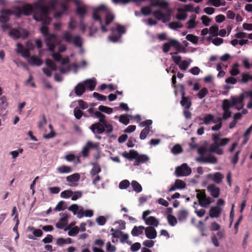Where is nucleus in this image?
Wrapping results in <instances>:
<instances>
[{
  "mask_svg": "<svg viewBox=\"0 0 252 252\" xmlns=\"http://www.w3.org/2000/svg\"><path fill=\"white\" fill-rule=\"evenodd\" d=\"M220 133L212 134L213 143L210 146L209 149L204 146H201L198 149L197 152L199 156L196 158V161L211 164L217 163V158L209 153H215L219 155H222L223 150L220 147H224L230 141L228 138H220Z\"/></svg>",
  "mask_w": 252,
  "mask_h": 252,
  "instance_id": "obj_1",
  "label": "nucleus"
},
{
  "mask_svg": "<svg viewBox=\"0 0 252 252\" xmlns=\"http://www.w3.org/2000/svg\"><path fill=\"white\" fill-rule=\"evenodd\" d=\"M21 7L23 14L28 16L33 13V19L37 21L49 23L50 21L49 17V8L47 6L39 2H35L33 5L27 4Z\"/></svg>",
  "mask_w": 252,
  "mask_h": 252,
  "instance_id": "obj_2",
  "label": "nucleus"
},
{
  "mask_svg": "<svg viewBox=\"0 0 252 252\" xmlns=\"http://www.w3.org/2000/svg\"><path fill=\"white\" fill-rule=\"evenodd\" d=\"M94 116L99 119V122L93 124L90 127V129L94 134H102L105 132L110 133L112 132V125L106 120V116L99 111H95Z\"/></svg>",
  "mask_w": 252,
  "mask_h": 252,
  "instance_id": "obj_3",
  "label": "nucleus"
},
{
  "mask_svg": "<svg viewBox=\"0 0 252 252\" xmlns=\"http://www.w3.org/2000/svg\"><path fill=\"white\" fill-rule=\"evenodd\" d=\"M122 156L132 161L135 160L133 163L134 166H138L141 163L147 162L149 160V157L146 155H139L137 151L130 150L129 152H124L122 154Z\"/></svg>",
  "mask_w": 252,
  "mask_h": 252,
  "instance_id": "obj_4",
  "label": "nucleus"
},
{
  "mask_svg": "<svg viewBox=\"0 0 252 252\" xmlns=\"http://www.w3.org/2000/svg\"><path fill=\"white\" fill-rule=\"evenodd\" d=\"M245 94L243 93L239 96H231L229 99H225L223 100L227 101V103L229 104L231 107H234L238 110H240L245 105Z\"/></svg>",
  "mask_w": 252,
  "mask_h": 252,
  "instance_id": "obj_5",
  "label": "nucleus"
},
{
  "mask_svg": "<svg viewBox=\"0 0 252 252\" xmlns=\"http://www.w3.org/2000/svg\"><path fill=\"white\" fill-rule=\"evenodd\" d=\"M62 38L66 42L71 43L76 47H81L82 46V38L79 35H73L68 31H65L63 33Z\"/></svg>",
  "mask_w": 252,
  "mask_h": 252,
  "instance_id": "obj_6",
  "label": "nucleus"
},
{
  "mask_svg": "<svg viewBox=\"0 0 252 252\" xmlns=\"http://www.w3.org/2000/svg\"><path fill=\"white\" fill-rule=\"evenodd\" d=\"M111 35L109 36V39L113 42H118L122 35L126 32L125 27L117 24L116 28L111 29Z\"/></svg>",
  "mask_w": 252,
  "mask_h": 252,
  "instance_id": "obj_7",
  "label": "nucleus"
},
{
  "mask_svg": "<svg viewBox=\"0 0 252 252\" xmlns=\"http://www.w3.org/2000/svg\"><path fill=\"white\" fill-rule=\"evenodd\" d=\"M8 33L9 35L14 39H18L20 38L25 39L28 37L29 34L28 31L26 29L14 28L10 29Z\"/></svg>",
  "mask_w": 252,
  "mask_h": 252,
  "instance_id": "obj_8",
  "label": "nucleus"
},
{
  "mask_svg": "<svg viewBox=\"0 0 252 252\" xmlns=\"http://www.w3.org/2000/svg\"><path fill=\"white\" fill-rule=\"evenodd\" d=\"M107 8L104 5H100L94 10L93 14V18L94 21H96L99 22L101 29L102 32H105L107 31L106 28L102 24V22L101 18L99 16V13L101 11H106Z\"/></svg>",
  "mask_w": 252,
  "mask_h": 252,
  "instance_id": "obj_9",
  "label": "nucleus"
},
{
  "mask_svg": "<svg viewBox=\"0 0 252 252\" xmlns=\"http://www.w3.org/2000/svg\"><path fill=\"white\" fill-rule=\"evenodd\" d=\"M191 173L190 168L187 163H183L176 168L175 174L177 177L187 176Z\"/></svg>",
  "mask_w": 252,
  "mask_h": 252,
  "instance_id": "obj_10",
  "label": "nucleus"
},
{
  "mask_svg": "<svg viewBox=\"0 0 252 252\" xmlns=\"http://www.w3.org/2000/svg\"><path fill=\"white\" fill-rule=\"evenodd\" d=\"M45 38L47 47H55L56 45L60 43V40L54 34L47 35Z\"/></svg>",
  "mask_w": 252,
  "mask_h": 252,
  "instance_id": "obj_11",
  "label": "nucleus"
},
{
  "mask_svg": "<svg viewBox=\"0 0 252 252\" xmlns=\"http://www.w3.org/2000/svg\"><path fill=\"white\" fill-rule=\"evenodd\" d=\"M66 1H72L77 5L76 14L78 15L81 20H83L85 14L87 13V8L85 5H80L78 0H66Z\"/></svg>",
  "mask_w": 252,
  "mask_h": 252,
  "instance_id": "obj_12",
  "label": "nucleus"
},
{
  "mask_svg": "<svg viewBox=\"0 0 252 252\" xmlns=\"http://www.w3.org/2000/svg\"><path fill=\"white\" fill-rule=\"evenodd\" d=\"M227 101L223 100L222 104V109L223 111V114L222 115V119L224 120L228 119L231 117V112L230 110V108H231L229 104L227 103Z\"/></svg>",
  "mask_w": 252,
  "mask_h": 252,
  "instance_id": "obj_13",
  "label": "nucleus"
},
{
  "mask_svg": "<svg viewBox=\"0 0 252 252\" xmlns=\"http://www.w3.org/2000/svg\"><path fill=\"white\" fill-rule=\"evenodd\" d=\"M98 144L93 143L91 141H88L86 145L83 147L82 154L84 157H87L89 155V153L90 149H96L98 147Z\"/></svg>",
  "mask_w": 252,
  "mask_h": 252,
  "instance_id": "obj_14",
  "label": "nucleus"
},
{
  "mask_svg": "<svg viewBox=\"0 0 252 252\" xmlns=\"http://www.w3.org/2000/svg\"><path fill=\"white\" fill-rule=\"evenodd\" d=\"M51 53H52V56L55 61L60 62L62 60L61 53L64 52L66 48H59L58 52H55V48H47Z\"/></svg>",
  "mask_w": 252,
  "mask_h": 252,
  "instance_id": "obj_15",
  "label": "nucleus"
},
{
  "mask_svg": "<svg viewBox=\"0 0 252 252\" xmlns=\"http://www.w3.org/2000/svg\"><path fill=\"white\" fill-rule=\"evenodd\" d=\"M207 190L214 198H218L220 193V189L214 184H211L207 187Z\"/></svg>",
  "mask_w": 252,
  "mask_h": 252,
  "instance_id": "obj_16",
  "label": "nucleus"
},
{
  "mask_svg": "<svg viewBox=\"0 0 252 252\" xmlns=\"http://www.w3.org/2000/svg\"><path fill=\"white\" fill-rule=\"evenodd\" d=\"M145 232L146 236L150 239H153L156 238L157 233L155 228L152 226L145 227Z\"/></svg>",
  "mask_w": 252,
  "mask_h": 252,
  "instance_id": "obj_17",
  "label": "nucleus"
},
{
  "mask_svg": "<svg viewBox=\"0 0 252 252\" xmlns=\"http://www.w3.org/2000/svg\"><path fill=\"white\" fill-rule=\"evenodd\" d=\"M151 5L154 6H158L161 8L167 9L169 3L164 0H151Z\"/></svg>",
  "mask_w": 252,
  "mask_h": 252,
  "instance_id": "obj_18",
  "label": "nucleus"
},
{
  "mask_svg": "<svg viewBox=\"0 0 252 252\" xmlns=\"http://www.w3.org/2000/svg\"><path fill=\"white\" fill-rule=\"evenodd\" d=\"M28 63L33 66H40L43 63L42 60L36 56H32L28 60Z\"/></svg>",
  "mask_w": 252,
  "mask_h": 252,
  "instance_id": "obj_19",
  "label": "nucleus"
},
{
  "mask_svg": "<svg viewBox=\"0 0 252 252\" xmlns=\"http://www.w3.org/2000/svg\"><path fill=\"white\" fill-rule=\"evenodd\" d=\"M162 47H184L177 40L169 39L168 41L163 45Z\"/></svg>",
  "mask_w": 252,
  "mask_h": 252,
  "instance_id": "obj_20",
  "label": "nucleus"
},
{
  "mask_svg": "<svg viewBox=\"0 0 252 252\" xmlns=\"http://www.w3.org/2000/svg\"><path fill=\"white\" fill-rule=\"evenodd\" d=\"M221 213V209L218 206L212 207L210 210L209 216L212 218H219Z\"/></svg>",
  "mask_w": 252,
  "mask_h": 252,
  "instance_id": "obj_21",
  "label": "nucleus"
},
{
  "mask_svg": "<svg viewBox=\"0 0 252 252\" xmlns=\"http://www.w3.org/2000/svg\"><path fill=\"white\" fill-rule=\"evenodd\" d=\"M84 86L86 87V89H88L90 91H93L96 85V82L95 79H87L83 82Z\"/></svg>",
  "mask_w": 252,
  "mask_h": 252,
  "instance_id": "obj_22",
  "label": "nucleus"
},
{
  "mask_svg": "<svg viewBox=\"0 0 252 252\" xmlns=\"http://www.w3.org/2000/svg\"><path fill=\"white\" fill-rule=\"evenodd\" d=\"M86 90V87L83 82L79 83L75 87L74 92L76 95L80 96L85 92Z\"/></svg>",
  "mask_w": 252,
  "mask_h": 252,
  "instance_id": "obj_23",
  "label": "nucleus"
},
{
  "mask_svg": "<svg viewBox=\"0 0 252 252\" xmlns=\"http://www.w3.org/2000/svg\"><path fill=\"white\" fill-rule=\"evenodd\" d=\"M91 165L93 166V168L91 170L90 173L92 177L95 176L101 172V167L97 162L92 163Z\"/></svg>",
  "mask_w": 252,
  "mask_h": 252,
  "instance_id": "obj_24",
  "label": "nucleus"
},
{
  "mask_svg": "<svg viewBox=\"0 0 252 252\" xmlns=\"http://www.w3.org/2000/svg\"><path fill=\"white\" fill-rule=\"evenodd\" d=\"M6 10H9V9H3L0 11V22L2 23H7L9 20V16L11 14L6 12Z\"/></svg>",
  "mask_w": 252,
  "mask_h": 252,
  "instance_id": "obj_25",
  "label": "nucleus"
},
{
  "mask_svg": "<svg viewBox=\"0 0 252 252\" xmlns=\"http://www.w3.org/2000/svg\"><path fill=\"white\" fill-rule=\"evenodd\" d=\"M93 215L94 212L93 210H87L84 211L83 208H81L77 213V217L79 219L82 218L83 216H85L86 217H91L93 216Z\"/></svg>",
  "mask_w": 252,
  "mask_h": 252,
  "instance_id": "obj_26",
  "label": "nucleus"
},
{
  "mask_svg": "<svg viewBox=\"0 0 252 252\" xmlns=\"http://www.w3.org/2000/svg\"><path fill=\"white\" fill-rule=\"evenodd\" d=\"M180 104L184 108L189 109L192 104L191 97L187 96V97L181 98Z\"/></svg>",
  "mask_w": 252,
  "mask_h": 252,
  "instance_id": "obj_27",
  "label": "nucleus"
},
{
  "mask_svg": "<svg viewBox=\"0 0 252 252\" xmlns=\"http://www.w3.org/2000/svg\"><path fill=\"white\" fill-rule=\"evenodd\" d=\"M30 49L31 48H16V52L21 54L22 57L28 60L31 56L30 55Z\"/></svg>",
  "mask_w": 252,
  "mask_h": 252,
  "instance_id": "obj_28",
  "label": "nucleus"
},
{
  "mask_svg": "<svg viewBox=\"0 0 252 252\" xmlns=\"http://www.w3.org/2000/svg\"><path fill=\"white\" fill-rule=\"evenodd\" d=\"M144 229L145 227L142 225L139 226H134L132 229L131 234L133 236H138L143 233Z\"/></svg>",
  "mask_w": 252,
  "mask_h": 252,
  "instance_id": "obj_29",
  "label": "nucleus"
},
{
  "mask_svg": "<svg viewBox=\"0 0 252 252\" xmlns=\"http://www.w3.org/2000/svg\"><path fill=\"white\" fill-rule=\"evenodd\" d=\"M57 171L60 174H67L71 173L72 169L70 166L63 165L57 168Z\"/></svg>",
  "mask_w": 252,
  "mask_h": 252,
  "instance_id": "obj_30",
  "label": "nucleus"
},
{
  "mask_svg": "<svg viewBox=\"0 0 252 252\" xmlns=\"http://www.w3.org/2000/svg\"><path fill=\"white\" fill-rule=\"evenodd\" d=\"M6 11L10 13L11 15H15L17 17H20L23 14L22 7L19 6H16L12 10L9 9Z\"/></svg>",
  "mask_w": 252,
  "mask_h": 252,
  "instance_id": "obj_31",
  "label": "nucleus"
},
{
  "mask_svg": "<svg viewBox=\"0 0 252 252\" xmlns=\"http://www.w3.org/2000/svg\"><path fill=\"white\" fill-rule=\"evenodd\" d=\"M144 221L146 224L149 225H153L155 227H157L159 223L158 220H157L155 217L153 216H150L147 218V219Z\"/></svg>",
  "mask_w": 252,
  "mask_h": 252,
  "instance_id": "obj_32",
  "label": "nucleus"
},
{
  "mask_svg": "<svg viewBox=\"0 0 252 252\" xmlns=\"http://www.w3.org/2000/svg\"><path fill=\"white\" fill-rule=\"evenodd\" d=\"M252 81V75H251L248 73H243L241 75V79L239 80L243 84H246L249 81Z\"/></svg>",
  "mask_w": 252,
  "mask_h": 252,
  "instance_id": "obj_33",
  "label": "nucleus"
},
{
  "mask_svg": "<svg viewBox=\"0 0 252 252\" xmlns=\"http://www.w3.org/2000/svg\"><path fill=\"white\" fill-rule=\"evenodd\" d=\"M188 213V212L185 210H180L178 212L177 216L178 219L180 221H183L186 220Z\"/></svg>",
  "mask_w": 252,
  "mask_h": 252,
  "instance_id": "obj_34",
  "label": "nucleus"
},
{
  "mask_svg": "<svg viewBox=\"0 0 252 252\" xmlns=\"http://www.w3.org/2000/svg\"><path fill=\"white\" fill-rule=\"evenodd\" d=\"M66 181L69 183L77 182L80 179V175L78 173H75L66 177Z\"/></svg>",
  "mask_w": 252,
  "mask_h": 252,
  "instance_id": "obj_35",
  "label": "nucleus"
},
{
  "mask_svg": "<svg viewBox=\"0 0 252 252\" xmlns=\"http://www.w3.org/2000/svg\"><path fill=\"white\" fill-rule=\"evenodd\" d=\"M179 13L176 15V18L179 20H184L187 17V14L184 9L180 8L178 9Z\"/></svg>",
  "mask_w": 252,
  "mask_h": 252,
  "instance_id": "obj_36",
  "label": "nucleus"
},
{
  "mask_svg": "<svg viewBox=\"0 0 252 252\" xmlns=\"http://www.w3.org/2000/svg\"><path fill=\"white\" fill-rule=\"evenodd\" d=\"M223 177V175L221 173L217 172L214 174L213 180L216 183L219 184L221 182Z\"/></svg>",
  "mask_w": 252,
  "mask_h": 252,
  "instance_id": "obj_37",
  "label": "nucleus"
},
{
  "mask_svg": "<svg viewBox=\"0 0 252 252\" xmlns=\"http://www.w3.org/2000/svg\"><path fill=\"white\" fill-rule=\"evenodd\" d=\"M131 186L133 189L137 193L140 192L142 190V188L140 184L136 181H132L131 182Z\"/></svg>",
  "mask_w": 252,
  "mask_h": 252,
  "instance_id": "obj_38",
  "label": "nucleus"
},
{
  "mask_svg": "<svg viewBox=\"0 0 252 252\" xmlns=\"http://www.w3.org/2000/svg\"><path fill=\"white\" fill-rule=\"evenodd\" d=\"M46 65L48 67L53 71L57 70L56 64L50 59H47L45 61Z\"/></svg>",
  "mask_w": 252,
  "mask_h": 252,
  "instance_id": "obj_39",
  "label": "nucleus"
},
{
  "mask_svg": "<svg viewBox=\"0 0 252 252\" xmlns=\"http://www.w3.org/2000/svg\"><path fill=\"white\" fill-rule=\"evenodd\" d=\"M207 40L209 41L212 40V43L216 46L220 45V44H221L223 42V41L222 38L218 37L217 36H215V37L214 38H212V37L209 36L207 38Z\"/></svg>",
  "mask_w": 252,
  "mask_h": 252,
  "instance_id": "obj_40",
  "label": "nucleus"
},
{
  "mask_svg": "<svg viewBox=\"0 0 252 252\" xmlns=\"http://www.w3.org/2000/svg\"><path fill=\"white\" fill-rule=\"evenodd\" d=\"M50 20H51V18ZM41 22H42V26L40 28V31L41 33L44 35V36L46 37L47 35H49L50 34L48 33V28L46 25L49 24L50 23L51 21H50L49 23H44L43 21Z\"/></svg>",
  "mask_w": 252,
  "mask_h": 252,
  "instance_id": "obj_41",
  "label": "nucleus"
},
{
  "mask_svg": "<svg viewBox=\"0 0 252 252\" xmlns=\"http://www.w3.org/2000/svg\"><path fill=\"white\" fill-rule=\"evenodd\" d=\"M211 203V198L210 197H205L202 200L199 201V205L203 207H206Z\"/></svg>",
  "mask_w": 252,
  "mask_h": 252,
  "instance_id": "obj_42",
  "label": "nucleus"
},
{
  "mask_svg": "<svg viewBox=\"0 0 252 252\" xmlns=\"http://www.w3.org/2000/svg\"><path fill=\"white\" fill-rule=\"evenodd\" d=\"M174 184H175V187L177 188V189H184L186 187V184L182 180L176 179Z\"/></svg>",
  "mask_w": 252,
  "mask_h": 252,
  "instance_id": "obj_43",
  "label": "nucleus"
},
{
  "mask_svg": "<svg viewBox=\"0 0 252 252\" xmlns=\"http://www.w3.org/2000/svg\"><path fill=\"white\" fill-rule=\"evenodd\" d=\"M167 220L168 223L172 226H175L177 223V220L176 218L171 214H168Z\"/></svg>",
  "mask_w": 252,
  "mask_h": 252,
  "instance_id": "obj_44",
  "label": "nucleus"
},
{
  "mask_svg": "<svg viewBox=\"0 0 252 252\" xmlns=\"http://www.w3.org/2000/svg\"><path fill=\"white\" fill-rule=\"evenodd\" d=\"M186 39L193 44H197L198 42V37L192 34H188L186 36Z\"/></svg>",
  "mask_w": 252,
  "mask_h": 252,
  "instance_id": "obj_45",
  "label": "nucleus"
},
{
  "mask_svg": "<svg viewBox=\"0 0 252 252\" xmlns=\"http://www.w3.org/2000/svg\"><path fill=\"white\" fill-rule=\"evenodd\" d=\"M195 19L196 15H193L191 17V19L188 22V29H192L196 27V23L195 22Z\"/></svg>",
  "mask_w": 252,
  "mask_h": 252,
  "instance_id": "obj_46",
  "label": "nucleus"
},
{
  "mask_svg": "<svg viewBox=\"0 0 252 252\" xmlns=\"http://www.w3.org/2000/svg\"><path fill=\"white\" fill-rule=\"evenodd\" d=\"M98 110L100 112H104L108 114H110L113 112L112 108L104 106V105H100L98 107Z\"/></svg>",
  "mask_w": 252,
  "mask_h": 252,
  "instance_id": "obj_47",
  "label": "nucleus"
},
{
  "mask_svg": "<svg viewBox=\"0 0 252 252\" xmlns=\"http://www.w3.org/2000/svg\"><path fill=\"white\" fill-rule=\"evenodd\" d=\"M154 16L158 20H163L166 15L160 10H156L153 12Z\"/></svg>",
  "mask_w": 252,
  "mask_h": 252,
  "instance_id": "obj_48",
  "label": "nucleus"
},
{
  "mask_svg": "<svg viewBox=\"0 0 252 252\" xmlns=\"http://www.w3.org/2000/svg\"><path fill=\"white\" fill-rule=\"evenodd\" d=\"M210 34H212L213 36H217L218 35L219 27L217 25H213L210 28Z\"/></svg>",
  "mask_w": 252,
  "mask_h": 252,
  "instance_id": "obj_49",
  "label": "nucleus"
},
{
  "mask_svg": "<svg viewBox=\"0 0 252 252\" xmlns=\"http://www.w3.org/2000/svg\"><path fill=\"white\" fill-rule=\"evenodd\" d=\"M73 113L75 117L77 120H80L83 115V112L78 107L74 108Z\"/></svg>",
  "mask_w": 252,
  "mask_h": 252,
  "instance_id": "obj_50",
  "label": "nucleus"
},
{
  "mask_svg": "<svg viewBox=\"0 0 252 252\" xmlns=\"http://www.w3.org/2000/svg\"><path fill=\"white\" fill-rule=\"evenodd\" d=\"M150 131V127H145L141 132L140 138L141 140L145 139Z\"/></svg>",
  "mask_w": 252,
  "mask_h": 252,
  "instance_id": "obj_51",
  "label": "nucleus"
},
{
  "mask_svg": "<svg viewBox=\"0 0 252 252\" xmlns=\"http://www.w3.org/2000/svg\"><path fill=\"white\" fill-rule=\"evenodd\" d=\"M119 121L121 123L127 125L129 123V119L126 114L121 115L119 117Z\"/></svg>",
  "mask_w": 252,
  "mask_h": 252,
  "instance_id": "obj_52",
  "label": "nucleus"
},
{
  "mask_svg": "<svg viewBox=\"0 0 252 252\" xmlns=\"http://www.w3.org/2000/svg\"><path fill=\"white\" fill-rule=\"evenodd\" d=\"M73 194V192L71 190H66L61 192V197L63 198H68L71 197Z\"/></svg>",
  "mask_w": 252,
  "mask_h": 252,
  "instance_id": "obj_53",
  "label": "nucleus"
},
{
  "mask_svg": "<svg viewBox=\"0 0 252 252\" xmlns=\"http://www.w3.org/2000/svg\"><path fill=\"white\" fill-rule=\"evenodd\" d=\"M207 4H211L212 5L215 7H219L221 5H224L225 2L221 3L220 0H208Z\"/></svg>",
  "mask_w": 252,
  "mask_h": 252,
  "instance_id": "obj_54",
  "label": "nucleus"
},
{
  "mask_svg": "<svg viewBox=\"0 0 252 252\" xmlns=\"http://www.w3.org/2000/svg\"><path fill=\"white\" fill-rule=\"evenodd\" d=\"M208 94V89L206 88H203L197 94V96L199 98L202 99L204 97Z\"/></svg>",
  "mask_w": 252,
  "mask_h": 252,
  "instance_id": "obj_55",
  "label": "nucleus"
},
{
  "mask_svg": "<svg viewBox=\"0 0 252 252\" xmlns=\"http://www.w3.org/2000/svg\"><path fill=\"white\" fill-rule=\"evenodd\" d=\"M196 191L198 192L196 197L198 199V202L199 203V201L206 197V195L204 190H197Z\"/></svg>",
  "mask_w": 252,
  "mask_h": 252,
  "instance_id": "obj_56",
  "label": "nucleus"
},
{
  "mask_svg": "<svg viewBox=\"0 0 252 252\" xmlns=\"http://www.w3.org/2000/svg\"><path fill=\"white\" fill-rule=\"evenodd\" d=\"M114 19V16L110 12H107L105 16V24L109 25Z\"/></svg>",
  "mask_w": 252,
  "mask_h": 252,
  "instance_id": "obj_57",
  "label": "nucleus"
},
{
  "mask_svg": "<svg viewBox=\"0 0 252 252\" xmlns=\"http://www.w3.org/2000/svg\"><path fill=\"white\" fill-rule=\"evenodd\" d=\"M183 152V149L182 147L179 145L176 144L172 149V152L174 154H178Z\"/></svg>",
  "mask_w": 252,
  "mask_h": 252,
  "instance_id": "obj_58",
  "label": "nucleus"
},
{
  "mask_svg": "<svg viewBox=\"0 0 252 252\" xmlns=\"http://www.w3.org/2000/svg\"><path fill=\"white\" fill-rule=\"evenodd\" d=\"M68 209L69 211L73 212L74 215H77V213H78L79 210H80L79 209L78 205L76 204H72L71 206H70L68 207Z\"/></svg>",
  "mask_w": 252,
  "mask_h": 252,
  "instance_id": "obj_59",
  "label": "nucleus"
},
{
  "mask_svg": "<svg viewBox=\"0 0 252 252\" xmlns=\"http://www.w3.org/2000/svg\"><path fill=\"white\" fill-rule=\"evenodd\" d=\"M169 27L173 30H176L178 28H181L183 27V25L180 22H173L169 24Z\"/></svg>",
  "mask_w": 252,
  "mask_h": 252,
  "instance_id": "obj_60",
  "label": "nucleus"
},
{
  "mask_svg": "<svg viewBox=\"0 0 252 252\" xmlns=\"http://www.w3.org/2000/svg\"><path fill=\"white\" fill-rule=\"evenodd\" d=\"M129 185L130 183L128 180H124L120 183L119 187L120 189H126L129 187Z\"/></svg>",
  "mask_w": 252,
  "mask_h": 252,
  "instance_id": "obj_61",
  "label": "nucleus"
},
{
  "mask_svg": "<svg viewBox=\"0 0 252 252\" xmlns=\"http://www.w3.org/2000/svg\"><path fill=\"white\" fill-rule=\"evenodd\" d=\"M79 231V227L76 226L70 229L68 232V235L70 236H74L78 233Z\"/></svg>",
  "mask_w": 252,
  "mask_h": 252,
  "instance_id": "obj_62",
  "label": "nucleus"
},
{
  "mask_svg": "<svg viewBox=\"0 0 252 252\" xmlns=\"http://www.w3.org/2000/svg\"><path fill=\"white\" fill-rule=\"evenodd\" d=\"M106 250L107 252H115L116 248L115 246L112 245L110 242L106 243Z\"/></svg>",
  "mask_w": 252,
  "mask_h": 252,
  "instance_id": "obj_63",
  "label": "nucleus"
},
{
  "mask_svg": "<svg viewBox=\"0 0 252 252\" xmlns=\"http://www.w3.org/2000/svg\"><path fill=\"white\" fill-rule=\"evenodd\" d=\"M189 65V62L186 60H184L181 62L179 64V66L181 70H186L188 68Z\"/></svg>",
  "mask_w": 252,
  "mask_h": 252,
  "instance_id": "obj_64",
  "label": "nucleus"
}]
</instances>
